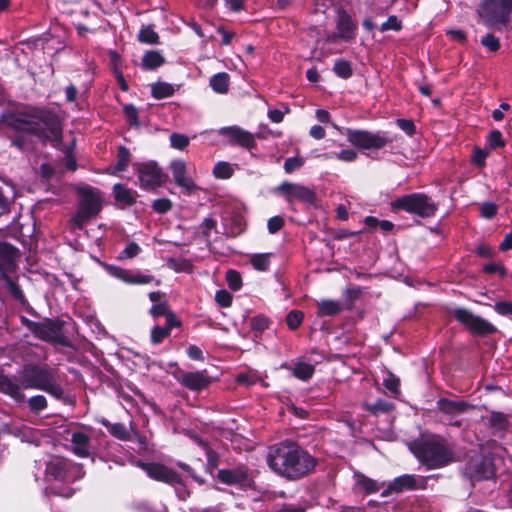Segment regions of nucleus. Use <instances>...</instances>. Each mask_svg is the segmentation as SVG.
Listing matches in <instances>:
<instances>
[{
    "label": "nucleus",
    "mask_w": 512,
    "mask_h": 512,
    "mask_svg": "<svg viewBox=\"0 0 512 512\" xmlns=\"http://www.w3.org/2000/svg\"><path fill=\"white\" fill-rule=\"evenodd\" d=\"M0 123L17 133L35 136L43 145L58 147L63 141L61 119L48 108L26 106L22 110L2 113Z\"/></svg>",
    "instance_id": "obj_1"
},
{
    "label": "nucleus",
    "mask_w": 512,
    "mask_h": 512,
    "mask_svg": "<svg viewBox=\"0 0 512 512\" xmlns=\"http://www.w3.org/2000/svg\"><path fill=\"white\" fill-rule=\"evenodd\" d=\"M268 467L286 481H298L315 471L318 460L297 442L284 440L268 448Z\"/></svg>",
    "instance_id": "obj_2"
},
{
    "label": "nucleus",
    "mask_w": 512,
    "mask_h": 512,
    "mask_svg": "<svg viewBox=\"0 0 512 512\" xmlns=\"http://www.w3.org/2000/svg\"><path fill=\"white\" fill-rule=\"evenodd\" d=\"M18 380L23 389H36L48 393L64 404L71 402L59 381L58 371L48 364L27 363L18 372Z\"/></svg>",
    "instance_id": "obj_3"
},
{
    "label": "nucleus",
    "mask_w": 512,
    "mask_h": 512,
    "mask_svg": "<svg viewBox=\"0 0 512 512\" xmlns=\"http://www.w3.org/2000/svg\"><path fill=\"white\" fill-rule=\"evenodd\" d=\"M409 450L429 470L443 468L454 460L453 452L444 439L437 436L414 439L409 444Z\"/></svg>",
    "instance_id": "obj_4"
},
{
    "label": "nucleus",
    "mask_w": 512,
    "mask_h": 512,
    "mask_svg": "<svg viewBox=\"0 0 512 512\" xmlns=\"http://www.w3.org/2000/svg\"><path fill=\"white\" fill-rule=\"evenodd\" d=\"M76 193L79 197L78 207L71 221L78 229H83L102 211V197L99 189L89 185L76 188Z\"/></svg>",
    "instance_id": "obj_5"
},
{
    "label": "nucleus",
    "mask_w": 512,
    "mask_h": 512,
    "mask_svg": "<svg viewBox=\"0 0 512 512\" xmlns=\"http://www.w3.org/2000/svg\"><path fill=\"white\" fill-rule=\"evenodd\" d=\"M390 205L393 212L405 211L422 219L432 218L438 211V204L429 195L422 192L400 196Z\"/></svg>",
    "instance_id": "obj_6"
},
{
    "label": "nucleus",
    "mask_w": 512,
    "mask_h": 512,
    "mask_svg": "<svg viewBox=\"0 0 512 512\" xmlns=\"http://www.w3.org/2000/svg\"><path fill=\"white\" fill-rule=\"evenodd\" d=\"M450 313L473 336L487 337L498 332L494 324L467 308L457 307Z\"/></svg>",
    "instance_id": "obj_7"
},
{
    "label": "nucleus",
    "mask_w": 512,
    "mask_h": 512,
    "mask_svg": "<svg viewBox=\"0 0 512 512\" xmlns=\"http://www.w3.org/2000/svg\"><path fill=\"white\" fill-rule=\"evenodd\" d=\"M347 141L359 150H380L392 142L386 132L346 128Z\"/></svg>",
    "instance_id": "obj_8"
},
{
    "label": "nucleus",
    "mask_w": 512,
    "mask_h": 512,
    "mask_svg": "<svg viewBox=\"0 0 512 512\" xmlns=\"http://www.w3.org/2000/svg\"><path fill=\"white\" fill-rule=\"evenodd\" d=\"M481 6L487 26L501 30L510 23L512 0H482Z\"/></svg>",
    "instance_id": "obj_9"
},
{
    "label": "nucleus",
    "mask_w": 512,
    "mask_h": 512,
    "mask_svg": "<svg viewBox=\"0 0 512 512\" xmlns=\"http://www.w3.org/2000/svg\"><path fill=\"white\" fill-rule=\"evenodd\" d=\"M65 322L59 318H44L37 323L33 335L45 342L59 344L64 347H71L70 340L64 335Z\"/></svg>",
    "instance_id": "obj_10"
},
{
    "label": "nucleus",
    "mask_w": 512,
    "mask_h": 512,
    "mask_svg": "<svg viewBox=\"0 0 512 512\" xmlns=\"http://www.w3.org/2000/svg\"><path fill=\"white\" fill-rule=\"evenodd\" d=\"M465 474L473 481L489 480L495 477L496 468L491 454H475L465 466Z\"/></svg>",
    "instance_id": "obj_11"
},
{
    "label": "nucleus",
    "mask_w": 512,
    "mask_h": 512,
    "mask_svg": "<svg viewBox=\"0 0 512 512\" xmlns=\"http://www.w3.org/2000/svg\"><path fill=\"white\" fill-rule=\"evenodd\" d=\"M134 166L142 189L155 190L165 183L167 175L156 161L136 163Z\"/></svg>",
    "instance_id": "obj_12"
},
{
    "label": "nucleus",
    "mask_w": 512,
    "mask_h": 512,
    "mask_svg": "<svg viewBox=\"0 0 512 512\" xmlns=\"http://www.w3.org/2000/svg\"><path fill=\"white\" fill-rule=\"evenodd\" d=\"M80 472V467L72 461L55 456L51 458L47 464L45 473L46 476L55 481L72 482L76 479V474Z\"/></svg>",
    "instance_id": "obj_13"
},
{
    "label": "nucleus",
    "mask_w": 512,
    "mask_h": 512,
    "mask_svg": "<svg viewBox=\"0 0 512 512\" xmlns=\"http://www.w3.org/2000/svg\"><path fill=\"white\" fill-rule=\"evenodd\" d=\"M274 193L284 197L288 203L298 200L305 204L315 205L317 202L315 191L298 183L284 181L274 188Z\"/></svg>",
    "instance_id": "obj_14"
},
{
    "label": "nucleus",
    "mask_w": 512,
    "mask_h": 512,
    "mask_svg": "<svg viewBox=\"0 0 512 512\" xmlns=\"http://www.w3.org/2000/svg\"><path fill=\"white\" fill-rule=\"evenodd\" d=\"M216 478L226 485H237L241 489H250L253 487L254 480L250 476L248 468L238 466L232 469L218 470Z\"/></svg>",
    "instance_id": "obj_15"
},
{
    "label": "nucleus",
    "mask_w": 512,
    "mask_h": 512,
    "mask_svg": "<svg viewBox=\"0 0 512 512\" xmlns=\"http://www.w3.org/2000/svg\"><path fill=\"white\" fill-rule=\"evenodd\" d=\"M141 467L147 475L155 481L163 482L168 485L179 484L184 486L181 476L175 470L164 464L150 462L143 463Z\"/></svg>",
    "instance_id": "obj_16"
},
{
    "label": "nucleus",
    "mask_w": 512,
    "mask_h": 512,
    "mask_svg": "<svg viewBox=\"0 0 512 512\" xmlns=\"http://www.w3.org/2000/svg\"><path fill=\"white\" fill-rule=\"evenodd\" d=\"M169 168L175 184L182 189L183 194L190 196L200 190L195 181L187 175V165L184 160L171 161Z\"/></svg>",
    "instance_id": "obj_17"
},
{
    "label": "nucleus",
    "mask_w": 512,
    "mask_h": 512,
    "mask_svg": "<svg viewBox=\"0 0 512 512\" xmlns=\"http://www.w3.org/2000/svg\"><path fill=\"white\" fill-rule=\"evenodd\" d=\"M219 134L226 137L229 144L233 146H240L247 150H252L257 146L254 135L236 125L222 127Z\"/></svg>",
    "instance_id": "obj_18"
},
{
    "label": "nucleus",
    "mask_w": 512,
    "mask_h": 512,
    "mask_svg": "<svg viewBox=\"0 0 512 512\" xmlns=\"http://www.w3.org/2000/svg\"><path fill=\"white\" fill-rule=\"evenodd\" d=\"M106 271L113 276L127 284H137L143 285L148 284L155 281V284L158 286L161 284L160 280H156L153 275L141 274V273H133L129 269H124L115 265H106Z\"/></svg>",
    "instance_id": "obj_19"
},
{
    "label": "nucleus",
    "mask_w": 512,
    "mask_h": 512,
    "mask_svg": "<svg viewBox=\"0 0 512 512\" xmlns=\"http://www.w3.org/2000/svg\"><path fill=\"white\" fill-rule=\"evenodd\" d=\"M336 14L337 37L345 42L355 40L358 29L357 23L343 7H338Z\"/></svg>",
    "instance_id": "obj_20"
},
{
    "label": "nucleus",
    "mask_w": 512,
    "mask_h": 512,
    "mask_svg": "<svg viewBox=\"0 0 512 512\" xmlns=\"http://www.w3.org/2000/svg\"><path fill=\"white\" fill-rule=\"evenodd\" d=\"M178 382L190 391L200 392L207 389L213 382L212 377L206 369L183 372Z\"/></svg>",
    "instance_id": "obj_21"
},
{
    "label": "nucleus",
    "mask_w": 512,
    "mask_h": 512,
    "mask_svg": "<svg viewBox=\"0 0 512 512\" xmlns=\"http://www.w3.org/2000/svg\"><path fill=\"white\" fill-rule=\"evenodd\" d=\"M19 249L7 241H0V276L12 274L17 269Z\"/></svg>",
    "instance_id": "obj_22"
},
{
    "label": "nucleus",
    "mask_w": 512,
    "mask_h": 512,
    "mask_svg": "<svg viewBox=\"0 0 512 512\" xmlns=\"http://www.w3.org/2000/svg\"><path fill=\"white\" fill-rule=\"evenodd\" d=\"M437 409L449 416L461 415L474 406L465 400H451L448 398H440L436 402Z\"/></svg>",
    "instance_id": "obj_23"
},
{
    "label": "nucleus",
    "mask_w": 512,
    "mask_h": 512,
    "mask_svg": "<svg viewBox=\"0 0 512 512\" xmlns=\"http://www.w3.org/2000/svg\"><path fill=\"white\" fill-rule=\"evenodd\" d=\"M22 385L19 380L0 373V392L13 398L16 402H23L25 394L22 392Z\"/></svg>",
    "instance_id": "obj_24"
},
{
    "label": "nucleus",
    "mask_w": 512,
    "mask_h": 512,
    "mask_svg": "<svg viewBox=\"0 0 512 512\" xmlns=\"http://www.w3.org/2000/svg\"><path fill=\"white\" fill-rule=\"evenodd\" d=\"M112 192L117 206L121 209L131 207L136 203L137 192L126 187L124 184H114Z\"/></svg>",
    "instance_id": "obj_25"
},
{
    "label": "nucleus",
    "mask_w": 512,
    "mask_h": 512,
    "mask_svg": "<svg viewBox=\"0 0 512 512\" xmlns=\"http://www.w3.org/2000/svg\"><path fill=\"white\" fill-rule=\"evenodd\" d=\"M422 483V485L418 484V480L415 475L404 474L394 478V480L391 481V489H394L395 493L424 489L425 481L423 480Z\"/></svg>",
    "instance_id": "obj_26"
},
{
    "label": "nucleus",
    "mask_w": 512,
    "mask_h": 512,
    "mask_svg": "<svg viewBox=\"0 0 512 512\" xmlns=\"http://www.w3.org/2000/svg\"><path fill=\"white\" fill-rule=\"evenodd\" d=\"M510 426L508 416L503 412L491 411L488 419V427L493 436H502Z\"/></svg>",
    "instance_id": "obj_27"
},
{
    "label": "nucleus",
    "mask_w": 512,
    "mask_h": 512,
    "mask_svg": "<svg viewBox=\"0 0 512 512\" xmlns=\"http://www.w3.org/2000/svg\"><path fill=\"white\" fill-rule=\"evenodd\" d=\"M90 437L82 431H75L71 435V444L73 446V452L81 458L88 457L90 455Z\"/></svg>",
    "instance_id": "obj_28"
},
{
    "label": "nucleus",
    "mask_w": 512,
    "mask_h": 512,
    "mask_svg": "<svg viewBox=\"0 0 512 512\" xmlns=\"http://www.w3.org/2000/svg\"><path fill=\"white\" fill-rule=\"evenodd\" d=\"M165 57L158 50H149L144 53L141 60L142 69L153 71L165 64Z\"/></svg>",
    "instance_id": "obj_29"
},
{
    "label": "nucleus",
    "mask_w": 512,
    "mask_h": 512,
    "mask_svg": "<svg viewBox=\"0 0 512 512\" xmlns=\"http://www.w3.org/2000/svg\"><path fill=\"white\" fill-rule=\"evenodd\" d=\"M98 422L107 428L108 432L116 439L121 441H129L131 435L127 427L123 423H111L108 419L102 417Z\"/></svg>",
    "instance_id": "obj_30"
},
{
    "label": "nucleus",
    "mask_w": 512,
    "mask_h": 512,
    "mask_svg": "<svg viewBox=\"0 0 512 512\" xmlns=\"http://www.w3.org/2000/svg\"><path fill=\"white\" fill-rule=\"evenodd\" d=\"M354 477L357 478L356 487L365 495L377 493L381 489V485L376 480L361 472H356Z\"/></svg>",
    "instance_id": "obj_31"
},
{
    "label": "nucleus",
    "mask_w": 512,
    "mask_h": 512,
    "mask_svg": "<svg viewBox=\"0 0 512 512\" xmlns=\"http://www.w3.org/2000/svg\"><path fill=\"white\" fill-rule=\"evenodd\" d=\"M11 274L1 275L2 280L4 281L7 289L9 290L10 295L14 300L18 301L23 306H30L24 292L22 291L20 285L14 281Z\"/></svg>",
    "instance_id": "obj_32"
},
{
    "label": "nucleus",
    "mask_w": 512,
    "mask_h": 512,
    "mask_svg": "<svg viewBox=\"0 0 512 512\" xmlns=\"http://www.w3.org/2000/svg\"><path fill=\"white\" fill-rule=\"evenodd\" d=\"M362 407L366 412L374 416H378L379 414L392 412L395 408V405L392 402L386 401L384 399H378L374 403L364 402Z\"/></svg>",
    "instance_id": "obj_33"
},
{
    "label": "nucleus",
    "mask_w": 512,
    "mask_h": 512,
    "mask_svg": "<svg viewBox=\"0 0 512 512\" xmlns=\"http://www.w3.org/2000/svg\"><path fill=\"white\" fill-rule=\"evenodd\" d=\"M230 76L226 72H219L210 78L212 90L218 94H225L229 90Z\"/></svg>",
    "instance_id": "obj_34"
},
{
    "label": "nucleus",
    "mask_w": 512,
    "mask_h": 512,
    "mask_svg": "<svg viewBox=\"0 0 512 512\" xmlns=\"http://www.w3.org/2000/svg\"><path fill=\"white\" fill-rule=\"evenodd\" d=\"M317 315L320 317L323 316H335L338 315L342 311V306L340 302L336 300H322L317 303Z\"/></svg>",
    "instance_id": "obj_35"
},
{
    "label": "nucleus",
    "mask_w": 512,
    "mask_h": 512,
    "mask_svg": "<svg viewBox=\"0 0 512 512\" xmlns=\"http://www.w3.org/2000/svg\"><path fill=\"white\" fill-rule=\"evenodd\" d=\"M245 227L244 217L241 214H233L229 219L226 234L229 237L235 238L244 232Z\"/></svg>",
    "instance_id": "obj_36"
},
{
    "label": "nucleus",
    "mask_w": 512,
    "mask_h": 512,
    "mask_svg": "<svg viewBox=\"0 0 512 512\" xmlns=\"http://www.w3.org/2000/svg\"><path fill=\"white\" fill-rule=\"evenodd\" d=\"M323 160L337 159L343 162H354L358 158V153L353 149H344L340 152H326L318 156Z\"/></svg>",
    "instance_id": "obj_37"
},
{
    "label": "nucleus",
    "mask_w": 512,
    "mask_h": 512,
    "mask_svg": "<svg viewBox=\"0 0 512 512\" xmlns=\"http://www.w3.org/2000/svg\"><path fill=\"white\" fill-rule=\"evenodd\" d=\"M332 71L341 79H349L353 76L352 63L344 58L335 60Z\"/></svg>",
    "instance_id": "obj_38"
},
{
    "label": "nucleus",
    "mask_w": 512,
    "mask_h": 512,
    "mask_svg": "<svg viewBox=\"0 0 512 512\" xmlns=\"http://www.w3.org/2000/svg\"><path fill=\"white\" fill-rule=\"evenodd\" d=\"M314 373L315 366L305 362H297L292 369V375L301 381L310 380Z\"/></svg>",
    "instance_id": "obj_39"
},
{
    "label": "nucleus",
    "mask_w": 512,
    "mask_h": 512,
    "mask_svg": "<svg viewBox=\"0 0 512 512\" xmlns=\"http://www.w3.org/2000/svg\"><path fill=\"white\" fill-rule=\"evenodd\" d=\"M175 93L174 87L167 82L159 81L152 85L151 95L154 99L161 100L173 96Z\"/></svg>",
    "instance_id": "obj_40"
},
{
    "label": "nucleus",
    "mask_w": 512,
    "mask_h": 512,
    "mask_svg": "<svg viewBox=\"0 0 512 512\" xmlns=\"http://www.w3.org/2000/svg\"><path fill=\"white\" fill-rule=\"evenodd\" d=\"M130 160H131L130 150L123 145L119 146L118 150H117V162L113 166V173L116 174V173L124 172L127 169Z\"/></svg>",
    "instance_id": "obj_41"
},
{
    "label": "nucleus",
    "mask_w": 512,
    "mask_h": 512,
    "mask_svg": "<svg viewBox=\"0 0 512 512\" xmlns=\"http://www.w3.org/2000/svg\"><path fill=\"white\" fill-rule=\"evenodd\" d=\"M249 324L252 331L255 333H262L263 331L269 329L272 321L266 315L258 314L250 318Z\"/></svg>",
    "instance_id": "obj_42"
},
{
    "label": "nucleus",
    "mask_w": 512,
    "mask_h": 512,
    "mask_svg": "<svg viewBox=\"0 0 512 512\" xmlns=\"http://www.w3.org/2000/svg\"><path fill=\"white\" fill-rule=\"evenodd\" d=\"M383 386L394 396L400 394V379L391 371H387L386 377L383 379Z\"/></svg>",
    "instance_id": "obj_43"
},
{
    "label": "nucleus",
    "mask_w": 512,
    "mask_h": 512,
    "mask_svg": "<svg viewBox=\"0 0 512 512\" xmlns=\"http://www.w3.org/2000/svg\"><path fill=\"white\" fill-rule=\"evenodd\" d=\"M138 40L145 44H158L159 35L154 31L152 26H143L139 31Z\"/></svg>",
    "instance_id": "obj_44"
},
{
    "label": "nucleus",
    "mask_w": 512,
    "mask_h": 512,
    "mask_svg": "<svg viewBox=\"0 0 512 512\" xmlns=\"http://www.w3.org/2000/svg\"><path fill=\"white\" fill-rule=\"evenodd\" d=\"M486 141L490 150L504 148L506 145L502 132L498 129L491 130L486 137Z\"/></svg>",
    "instance_id": "obj_45"
},
{
    "label": "nucleus",
    "mask_w": 512,
    "mask_h": 512,
    "mask_svg": "<svg viewBox=\"0 0 512 512\" xmlns=\"http://www.w3.org/2000/svg\"><path fill=\"white\" fill-rule=\"evenodd\" d=\"M270 256L269 253H257L252 255L251 264L253 268L257 271H267L270 266Z\"/></svg>",
    "instance_id": "obj_46"
},
{
    "label": "nucleus",
    "mask_w": 512,
    "mask_h": 512,
    "mask_svg": "<svg viewBox=\"0 0 512 512\" xmlns=\"http://www.w3.org/2000/svg\"><path fill=\"white\" fill-rule=\"evenodd\" d=\"M234 169L228 162H217L213 168V175L217 179H229L232 177Z\"/></svg>",
    "instance_id": "obj_47"
},
{
    "label": "nucleus",
    "mask_w": 512,
    "mask_h": 512,
    "mask_svg": "<svg viewBox=\"0 0 512 512\" xmlns=\"http://www.w3.org/2000/svg\"><path fill=\"white\" fill-rule=\"evenodd\" d=\"M29 410L34 414H39L48 407V402L43 395H34L28 399Z\"/></svg>",
    "instance_id": "obj_48"
},
{
    "label": "nucleus",
    "mask_w": 512,
    "mask_h": 512,
    "mask_svg": "<svg viewBox=\"0 0 512 512\" xmlns=\"http://www.w3.org/2000/svg\"><path fill=\"white\" fill-rule=\"evenodd\" d=\"M228 287L232 291H239L242 288V277L241 274L234 269H229L225 276Z\"/></svg>",
    "instance_id": "obj_49"
},
{
    "label": "nucleus",
    "mask_w": 512,
    "mask_h": 512,
    "mask_svg": "<svg viewBox=\"0 0 512 512\" xmlns=\"http://www.w3.org/2000/svg\"><path fill=\"white\" fill-rule=\"evenodd\" d=\"M304 319V313L300 310H291L286 315V324L290 330H296L300 327Z\"/></svg>",
    "instance_id": "obj_50"
},
{
    "label": "nucleus",
    "mask_w": 512,
    "mask_h": 512,
    "mask_svg": "<svg viewBox=\"0 0 512 512\" xmlns=\"http://www.w3.org/2000/svg\"><path fill=\"white\" fill-rule=\"evenodd\" d=\"M123 113L126 117L128 124L132 127L138 128L140 126L138 109L133 104H125L123 106Z\"/></svg>",
    "instance_id": "obj_51"
},
{
    "label": "nucleus",
    "mask_w": 512,
    "mask_h": 512,
    "mask_svg": "<svg viewBox=\"0 0 512 512\" xmlns=\"http://www.w3.org/2000/svg\"><path fill=\"white\" fill-rule=\"evenodd\" d=\"M171 332L164 326H154L151 330V342L154 345L161 344L164 339L169 337Z\"/></svg>",
    "instance_id": "obj_52"
},
{
    "label": "nucleus",
    "mask_w": 512,
    "mask_h": 512,
    "mask_svg": "<svg viewBox=\"0 0 512 512\" xmlns=\"http://www.w3.org/2000/svg\"><path fill=\"white\" fill-rule=\"evenodd\" d=\"M402 28H403V24L398 19V17L396 15H390L388 17V19L381 24L379 29L381 32H386V31H391V30L399 32L402 30Z\"/></svg>",
    "instance_id": "obj_53"
},
{
    "label": "nucleus",
    "mask_w": 512,
    "mask_h": 512,
    "mask_svg": "<svg viewBox=\"0 0 512 512\" xmlns=\"http://www.w3.org/2000/svg\"><path fill=\"white\" fill-rule=\"evenodd\" d=\"M482 46L487 48L490 52H497L500 47V40L492 33H487L480 40Z\"/></svg>",
    "instance_id": "obj_54"
},
{
    "label": "nucleus",
    "mask_w": 512,
    "mask_h": 512,
    "mask_svg": "<svg viewBox=\"0 0 512 512\" xmlns=\"http://www.w3.org/2000/svg\"><path fill=\"white\" fill-rule=\"evenodd\" d=\"M489 156V151L482 149L478 146H475L473 148V154L471 161L474 165L477 167H484L486 165V159Z\"/></svg>",
    "instance_id": "obj_55"
},
{
    "label": "nucleus",
    "mask_w": 512,
    "mask_h": 512,
    "mask_svg": "<svg viewBox=\"0 0 512 512\" xmlns=\"http://www.w3.org/2000/svg\"><path fill=\"white\" fill-rule=\"evenodd\" d=\"M173 207V203L168 198H159L153 201L152 208L156 213L166 214Z\"/></svg>",
    "instance_id": "obj_56"
},
{
    "label": "nucleus",
    "mask_w": 512,
    "mask_h": 512,
    "mask_svg": "<svg viewBox=\"0 0 512 512\" xmlns=\"http://www.w3.org/2000/svg\"><path fill=\"white\" fill-rule=\"evenodd\" d=\"M189 138L180 133H172L170 135L171 146L178 150H184L189 145Z\"/></svg>",
    "instance_id": "obj_57"
},
{
    "label": "nucleus",
    "mask_w": 512,
    "mask_h": 512,
    "mask_svg": "<svg viewBox=\"0 0 512 512\" xmlns=\"http://www.w3.org/2000/svg\"><path fill=\"white\" fill-rule=\"evenodd\" d=\"M304 163H305V161L303 158H300L297 156L289 157V158L285 159L283 168L286 173L291 174L294 171L303 167Z\"/></svg>",
    "instance_id": "obj_58"
},
{
    "label": "nucleus",
    "mask_w": 512,
    "mask_h": 512,
    "mask_svg": "<svg viewBox=\"0 0 512 512\" xmlns=\"http://www.w3.org/2000/svg\"><path fill=\"white\" fill-rule=\"evenodd\" d=\"M207 463H206V472L213 474L214 469H216L219 465L220 455L214 449L207 450L206 453Z\"/></svg>",
    "instance_id": "obj_59"
},
{
    "label": "nucleus",
    "mask_w": 512,
    "mask_h": 512,
    "mask_svg": "<svg viewBox=\"0 0 512 512\" xmlns=\"http://www.w3.org/2000/svg\"><path fill=\"white\" fill-rule=\"evenodd\" d=\"M215 301L220 307L228 308L232 305L233 297L229 291L221 289L216 292Z\"/></svg>",
    "instance_id": "obj_60"
},
{
    "label": "nucleus",
    "mask_w": 512,
    "mask_h": 512,
    "mask_svg": "<svg viewBox=\"0 0 512 512\" xmlns=\"http://www.w3.org/2000/svg\"><path fill=\"white\" fill-rule=\"evenodd\" d=\"M498 212V206L493 202H484L480 207V216L484 219H492Z\"/></svg>",
    "instance_id": "obj_61"
},
{
    "label": "nucleus",
    "mask_w": 512,
    "mask_h": 512,
    "mask_svg": "<svg viewBox=\"0 0 512 512\" xmlns=\"http://www.w3.org/2000/svg\"><path fill=\"white\" fill-rule=\"evenodd\" d=\"M396 125L410 137L416 134V125L411 119L399 118Z\"/></svg>",
    "instance_id": "obj_62"
},
{
    "label": "nucleus",
    "mask_w": 512,
    "mask_h": 512,
    "mask_svg": "<svg viewBox=\"0 0 512 512\" xmlns=\"http://www.w3.org/2000/svg\"><path fill=\"white\" fill-rule=\"evenodd\" d=\"M150 314L154 318H158L160 316H166L168 313L171 312L169 309V304L167 301L159 302L156 304H153L150 308Z\"/></svg>",
    "instance_id": "obj_63"
},
{
    "label": "nucleus",
    "mask_w": 512,
    "mask_h": 512,
    "mask_svg": "<svg viewBox=\"0 0 512 512\" xmlns=\"http://www.w3.org/2000/svg\"><path fill=\"white\" fill-rule=\"evenodd\" d=\"M496 313L501 316L512 315V302L511 301H497L493 306Z\"/></svg>",
    "instance_id": "obj_64"
}]
</instances>
